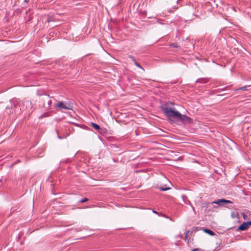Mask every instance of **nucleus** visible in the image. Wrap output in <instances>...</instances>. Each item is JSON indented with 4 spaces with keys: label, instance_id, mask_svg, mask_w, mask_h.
Instances as JSON below:
<instances>
[{
    "label": "nucleus",
    "instance_id": "nucleus-1",
    "mask_svg": "<svg viewBox=\"0 0 251 251\" xmlns=\"http://www.w3.org/2000/svg\"><path fill=\"white\" fill-rule=\"evenodd\" d=\"M174 106V103L171 101H167L164 104H162L160 106V108L162 111L170 121L172 120V119L173 118L175 114L177 111L173 107Z\"/></svg>",
    "mask_w": 251,
    "mask_h": 251
},
{
    "label": "nucleus",
    "instance_id": "nucleus-2",
    "mask_svg": "<svg viewBox=\"0 0 251 251\" xmlns=\"http://www.w3.org/2000/svg\"><path fill=\"white\" fill-rule=\"evenodd\" d=\"M173 119L178 120L184 124H191L193 122V120L185 115L181 114L179 111H177Z\"/></svg>",
    "mask_w": 251,
    "mask_h": 251
},
{
    "label": "nucleus",
    "instance_id": "nucleus-3",
    "mask_svg": "<svg viewBox=\"0 0 251 251\" xmlns=\"http://www.w3.org/2000/svg\"><path fill=\"white\" fill-rule=\"evenodd\" d=\"M232 203V202L229 200L225 199H219L216 201H214L212 202H206V205H207V207H208V206H211L212 207V208H215V206L213 205L214 203L217 204L220 206H222L224 205L225 204Z\"/></svg>",
    "mask_w": 251,
    "mask_h": 251
},
{
    "label": "nucleus",
    "instance_id": "nucleus-4",
    "mask_svg": "<svg viewBox=\"0 0 251 251\" xmlns=\"http://www.w3.org/2000/svg\"><path fill=\"white\" fill-rule=\"evenodd\" d=\"M55 108H58L60 110L64 109L66 110H72L73 106L71 102H63L62 101H58L55 105Z\"/></svg>",
    "mask_w": 251,
    "mask_h": 251
},
{
    "label": "nucleus",
    "instance_id": "nucleus-5",
    "mask_svg": "<svg viewBox=\"0 0 251 251\" xmlns=\"http://www.w3.org/2000/svg\"><path fill=\"white\" fill-rule=\"evenodd\" d=\"M42 100L43 101L44 103H43V106L44 107L47 108H49L51 103H52V101L50 99V97L49 96H47V95H46L42 99Z\"/></svg>",
    "mask_w": 251,
    "mask_h": 251
},
{
    "label": "nucleus",
    "instance_id": "nucleus-6",
    "mask_svg": "<svg viewBox=\"0 0 251 251\" xmlns=\"http://www.w3.org/2000/svg\"><path fill=\"white\" fill-rule=\"evenodd\" d=\"M247 222H244L237 228V231H244L249 228Z\"/></svg>",
    "mask_w": 251,
    "mask_h": 251
},
{
    "label": "nucleus",
    "instance_id": "nucleus-7",
    "mask_svg": "<svg viewBox=\"0 0 251 251\" xmlns=\"http://www.w3.org/2000/svg\"><path fill=\"white\" fill-rule=\"evenodd\" d=\"M208 79H207L206 78H200L196 80V82L204 84V83H207L208 82Z\"/></svg>",
    "mask_w": 251,
    "mask_h": 251
},
{
    "label": "nucleus",
    "instance_id": "nucleus-8",
    "mask_svg": "<svg viewBox=\"0 0 251 251\" xmlns=\"http://www.w3.org/2000/svg\"><path fill=\"white\" fill-rule=\"evenodd\" d=\"M91 125L96 130H99L100 128V126L96 123H91Z\"/></svg>",
    "mask_w": 251,
    "mask_h": 251
},
{
    "label": "nucleus",
    "instance_id": "nucleus-9",
    "mask_svg": "<svg viewBox=\"0 0 251 251\" xmlns=\"http://www.w3.org/2000/svg\"><path fill=\"white\" fill-rule=\"evenodd\" d=\"M169 46L171 47H173L174 48H179L180 47L177 43H172L169 45Z\"/></svg>",
    "mask_w": 251,
    "mask_h": 251
},
{
    "label": "nucleus",
    "instance_id": "nucleus-10",
    "mask_svg": "<svg viewBox=\"0 0 251 251\" xmlns=\"http://www.w3.org/2000/svg\"><path fill=\"white\" fill-rule=\"evenodd\" d=\"M204 232L209 234L210 235L213 236L214 235V233L213 231L208 229H205L204 230Z\"/></svg>",
    "mask_w": 251,
    "mask_h": 251
},
{
    "label": "nucleus",
    "instance_id": "nucleus-11",
    "mask_svg": "<svg viewBox=\"0 0 251 251\" xmlns=\"http://www.w3.org/2000/svg\"><path fill=\"white\" fill-rule=\"evenodd\" d=\"M247 86H243L242 87H240L237 89L236 90V91H239V90H243V91H247L248 90Z\"/></svg>",
    "mask_w": 251,
    "mask_h": 251
},
{
    "label": "nucleus",
    "instance_id": "nucleus-12",
    "mask_svg": "<svg viewBox=\"0 0 251 251\" xmlns=\"http://www.w3.org/2000/svg\"><path fill=\"white\" fill-rule=\"evenodd\" d=\"M134 64H135V65H136L137 67H138V68L142 69L144 71V68L139 64L136 61H134Z\"/></svg>",
    "mask_w": 251,
    "mask_h": 251
},
{
    "label": "nucleus",
    "instance_id": "nucleus-13",
    "mask_svg": "<svg viewBox=\"0 0 251 251\" xmlns=\"http://www.w3.org/2000/svg\"><path fill=\"white\" fill-rule=\"evenodd\" d=\"M170 189V188H169V187H159V189L161 191H167V190H168Z\"/></svg>",
    "mask_w": 251,
    "mask_h": 251
},
{
    "label": "nucleus",
    "instance_id": "nucleus-14",
    "mask_svg": "<svg viewBox=\"0 0 251 251\" xmlns=\"http://www.w3.org/2000/svg\"><path fill=\"white\" fill-rule=\"evenodd\" d=\"M88 201V199L86 198H84L80 200L79 202L80 203H83L84 202L87 201Z\"/></svg>",
    "mask_w": 251,
    "mask_h": 251
},
{
    "label": "nucleus",
    "instance_id": "nucleus-15",
    "mask_svg": "<svg viewBox=\"0 0 251 251\" xmlns=\"http://www.w3.org/2000/svg\"><path fill=\"white\" fill-rule=\"evenodd\" d=\"M128 58H129L131 60H132L133 63H134V61H136L134 57L132 56V55H129Z\"/></svg>",
    "mask_w": 251,
    "mask_h": 251
},
{
    "label": "nucleus",
    "instance_id": "nucleus-16",
    "mask_svg": "<svg viewBox=\"0 0 251 251\" xmlns=\"http://www.w3.org/2000/svg\"><path fill=\"white\" fill-rule=\"evenodd\" d=\"M192 251H203L200 248H196L192 250Z\"/></svg>",
    "mask_w": 251,
    "mask_h": 251
},
{
    "label": "nucleus",
    "instance_id": "nucleus-17",
    "mask_svg": "<svg viewBox=\"0 0 251 251\" xmlns=\"http://www.w3.org/2000/svg\"><path fill=\"white\" fill-rule=\"evenodd\" d=\"M206 208H209L208 211H214V208H212L211 206H208V207H206Z\"/></svg>",
    "mask_w": 251,
    "mask_h": 251
},
{
    "label": "nucleus",
    "instance_id": "nucleus-18",
    "mask_svg": "<svg viewBox=\"0 0 251 251\" xmlns=\"http://www.w3.org/2000/svg\"><path fill=\"white\" fill-rule=\"evenodd\" d=\"M247 223H248V225L249 226H251V221H249V222H247Z\"/></svg>",
    "mask_w": 251,
    "mask_h": 251
},
{
    "label": "nucleus",
    "instance_id": "nucleus-19",
    "mask_svg": "<svg viewBox=\"0 0 251 251\" xmlns=\"http://www.w3.org/2000/svg\"><path fill=\"white\" fill-rule=\"evenodd\" d=\"M58 138H59V139H62V138H63L62 137H61L59 135V134H58Z\"/></svg>",
    "mask_w": 251,
    "mask_h": 251
},
{
    "label": "nucleus",
    "instance_id": "nucleus-20",
    "mask_svg": "<svg viewBox=\"0 0 251 251\" xmlns=\"http://www.w3.org/2000/svg\"><path fill=\"white\" fill-rule=\"evenodd\" d=\"M153 212L154 213H157V212H156V211H154V210H153Z\"/></svg>",
    "mask_w": 251,
    "mask_h": 251
},
{
    "label": "nucleus",
    "instance_id": "nucleus-21",
    "mask_svg": "<svg viewBox=\"0 0 251 251\" xmlns=\"http://www.w3.org/2000/svg\"><path fill=\"white\" fill-rule=\"evenodd\" d=\"M75 125L76 126H78V124H75Z\"/></svg>",
    "mask_w": 251,
    "mask_h": 251
},
{
    "label": "nucleus",
    "instance_id": "nucleus-22",
    "mask_svg": "<svg viewBox=\"0 0 251 251\" xmlns=\"http://www.w3.org/2000/svg\"><path fill=\"white\" fill-rule=\"evenodd\" d=\"M232 9L235 10V8L234 7H232Z\"/></svg>",
    "mask_w": 251,
    "mask_h": 251
}]
</instances>
